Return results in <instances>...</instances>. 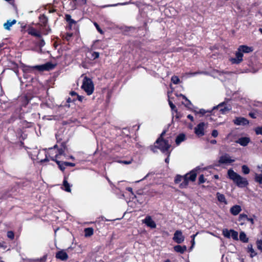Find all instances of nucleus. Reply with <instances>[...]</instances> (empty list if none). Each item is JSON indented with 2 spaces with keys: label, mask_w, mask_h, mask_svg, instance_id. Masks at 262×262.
I'll return each mask as SVG.
<instances>
[{
  "label": "nucleus",
  "mask_w": 262,
  "mask_h": 262,
  "mask_svg": "<svg viewBox=\"0 0 262 262\" xmlns=\"http://www.w3.org/2000/svg\"><path fill=\"white\" fill-rule=\"evenodd\" d=\"M50 159L52 161H55L56 163V164H57L58 167L59 168V169L60 170H61L62 172H64V171L66 169V166L64 165V164H63V162H64L63 161H59V160L55 159L54 157H51Z\"/></svg>",
  "instance_id": "5701e85b"
},
{
  "label": "nucleus",
  "mask_w": 262,
  "mask_h": 262,
  "mask_svg": "<svg viewBox=\"0 0 262 262\" xmlns=\"http://www.w3.org/2000/svg\"><path fill=\"white\" fill-rule=\"evenodd\" d=\"M253 51L252 47H249L246 45H241L235 52V57L231 58L229 60L232 64H239L243 60V53H249Z\"/></svg>",
  "instance_id": "7ed1b4c3"
},
{
  "label": "nucleus",
  "mask_w": 262,
  "mask_h": 262,
  "mask_svg": "<svg viewBox=\"0 0 262 262\" xmlns=\"http://www.w3.org/2000/svg\"><path fill=\"white\" fill-rule=\"evenodd\" d=\"M230 237L231 236L234 240H238V232L233 229H230Z\"/></svg>",
  "instance_id": "7c9ffc66"
},
{
  "label": "nucleus",
  "mask_w": 262,
  "mask_h": 262,
  "mask_svg": "<svg viewBox=\"0 0 262 262\" xmlns=\"http://www.w3.org/2000/svg\"><path fill=\"white\" fill-rule=\"evenodd\" d=\"M196 176L197 170L194 169L185 174L184 176L180 174L176 175L174 182L175 184H179L183 180V182L180 184L179 187L180 188H185L188 186L189 181L194 182L195 181Z\"/></svg>",
  "instance_id": "f257e3e1"
},
{
  "label": "nucleus",
  "mask_w": 262,
  "mask_h": 262,
  "mask_svg": "<svg viewBox=\"0 0 262 262\" xmlns=\"http://www.w3.org/2000/svg\"><path fill=\"white\" fill-rule=\"evenodd\" d=\"M171 81L174 84H178L180 82V79L177 76H172L171 78Z\"/></svg>",
  "instance_id": "f704fd0d"
},
{
  "label": "nucleus",
  "mask_w": 262,
  "mask_h": 262,
  "mask_svg": "<svg viewBox=\"0 0 262 262\" xmlns=\"http://www.w3.org/2000/svg\"><path fill=\"white\" fill-rule=\"evenodd\" d=\"M91 59L92 60H95L99 57V53L98 52H91Z\"/></svg>",
  "instance_id": "72a5a7b5"
},
{
  "label": "nucleus",
  "mask_w": 262,
  "mask_h": 262,
  "mask_svg": "<svg viewBox=\"0 0 262 262\" xmlns=\"http://www.w3.org/2000/svg\"><path fill=\"white\" fill-rule=\"evenodd\" d=\"M249 115L252 118L255 119L256 118V115L254 112H250V113H249Z\"/></svg>",
  "instance_id": "864d4df0"
},
{
  "label": "nucleus",
  "mask_w": 262,
  "mask_h": 262,
  "mask_svg": "<svg viewBox=\"0 0 262 262\" xmlns=\"http://www.w3.org/2000/svg\"><path fill=\"white\" fill-rule=\"evenodd\" d=\"M84 236L90 237L94 234V229L91 227L86 228L84 230Z\"/></svg>",
  "instance_id": "bb28decb"
},
{
  "label": "nucleus",
  "mask_w": 262,
  "mask_h": 262,
  "mask_svg": "<svg viewBox=\"0 0 262 262\" xmlns=\"http://www.w3.org/2000/svg\"><path fill=\"white\" fill-rule=\"evenodd\" d=\"M70 159H73V160H74V159H75L74 157L73 156H71L70 157Z\"/></svg>",
  "instance_id": "774afa93"
},
{
  "label": "nucleus",
  "mask_w": 262,
  "mask_h": 262,
  "mask_svg": "<svg viewBox=\"0 0 262 262\" xmlns=\"http://www.w3.org/2000/svg\"><path fill=\"white\" fill-rule=\"evenodd\" d=\"M216 198L217 199L218 201L221 203H224L225 204H227V201L226 199L225 196L224 194L220 193V192L216 193Z\"/></svg>",
  "instance_id": "a878e982"
},
{
  "label": "nucleus",
  "mask_w": 262,
  "mask_h": 262,
  "mask_svg": "<svg viewBox=\"0 0 262 262\" xmlns=\"http://www.w3.org/2000/svg\"><path fill=\"white\" fill-rule=\"evenodd\" d=\"M169 105L172 110L177 111L176 106L170 100H169Z\"/></svg>",
  "instance_id": "49530a36"
},
{
  "label": "nucleus",
  "mask_w": 262,
  "mask_h": 262,
  "mask_svg": "<svg viewBox=\"0 0 262 262\" xmlns=\"http://www.w3.org/2000/svg\"><path fill=\"white\" fill-rule=\"evenodd\" d=\"M63 164L66 166H71L74 167L75 166V164L74 163H72L70 162H64Z\"/></svg>",
  "instance_id": "a18cd8bd"
},
{
  "label": "nucleus",
  "mask_w": 262,
  "mask_h": 262,
  "mask_svg": "<svg viewBox=\"0 0 262 262\" xmlns=\"http://www.w3.org/2000/svg\"><path fill=\"white\" fill-rule=\"evenodd\" d=\"M120 163H123L125 164H129L132 163L131 161H121Z\"/></svg>",
  "instance_id": "4d7b16f0"
},
{
  "label": "nucleus",
  "mask_w": 262,
  "mask_h": 262,
  "mask_svg": "<svg viewBox=\"0 0 262 262\" xmlns=\"http://www.w3.org/2000/svg\"><path fill=\"white\" fill-rule=\"evenodd\" d=\"M209 112V113H211L212 112H210V111H206L204 109H201L200 110L199 112H198V113H200L201 114H202V115H204L206 112Z\"/></svg>",
  "instance_id": "3c124183"
},
{
  "label": "nucleus",
  "mask_w": 262,
  "mask_h": 262,
  "mask_svg": "<svg viewBox=\"0 0 262 262\" xmlns=\"http://www.w3.org/2000/svg\"><path fill=\"white\" fill-rule=\"evenodd\" d=\"M198 234V232H196L195 234H193L191 236V239H195V236L197 235V234Z\"/></svg>",
  "instance_id": "680f3d73"
},
{
  "label": "nucleus",
  "mask_w": 262,
  "mask_h": 262,
  "mask_svg": "<svg viewBox=\"0 0 262 262\" xmlns=\"http://www.w3.org/2000/svg\"><path fill=\"white\" fill-rule=\"evenodd\" d=\"M256 246L257 249L262 252V239H258L256 241Z\"/></svg>",
  "instance_id": "4c0bfd02"
},
{
  "label": "nucleus",
  "mask_w": 262,
  "mask_h": 262,
  "mask_svg": "<svg viewBox=\"0 0 262 262\" xmlns=\"http://www.w3.org/2000/svg\"><path fill=\"white\" fill-rule=\"evenodd\" d=\"M191 246L190 247L189 250H191L193 248V246L194 245L195 242H194V239H191Z\"/></svg>",
  "instance_id": "13d9d810"
},
{
  "label": "nucleus",
  "mask_w": 262,
  "mask_h": 262,
  "mask_svg": "<svg viewBox=\"0 0 262 262\" xmlns=\"http://www.w3.org/2000/svg\"><path fill=\"white\" fill-rule=\"evenodd\" d=\"M16 23V20L15 19H13L12 20H8L7 22L4 24V27L6 30H10V27Z\"/></svg>",
  "instance_id": "393cba45"
},
{
  "label": "nucleus",
  "mask_w": 262,
  "mask_h": 262,
  "mask_svg": "<svg viewBox=\"0 0 262 262\" xmlns=\"http://www.w3.org/2000/svg\"><path fill=\"white\" fill-rule=\"evenodd\" d=\"M47 161H49V159H48L47 156L45 159L41 160V162H42V163L45 162H47Z\"/></svg>",
  "instance_id": "e2e57ef3"
},
{
  "label": "nucleus",
  "mask_w": 262,
  "mask_h": 262,
  "mask_svg": "<svg viewBox=\"0 0 262 262\" xmlns=\"http://www.w3.org/2000/svg\"><path fill=\"white\" fill-rule=\"evenodd\" d=\"M20 27H21V32H25L26 31L25 30L26 28L28 29V26L27 24L23 23L20 24Z\"/></svg>",
  "instance_id": "37998d69"
},
{
  "label": "nucleus",
  "mask_w": 262,
  "mask_h": 262,
  "mask_svg": "<svg viewBox=\"0 0 262 262\" xmlns=\"http://www.w3.org/2000/svg\"><path fill=\"white\" fill-rule=\"evenodd\" d=\"M206 181V179L205 178L204 175L201 174L199 177V181L198 183L199 184H203Z\"/></svg>",
  "instance_id": "58836bf2"
},
{
  "label": "nucleus",
  "mask_w": 262,
  "mask_h": 262,
  "mask_svg": "<svg viewBox=\"0 0 262 262\" xmlns=\"http://www.w3.org/2000/svg\"><path fill=\"white\" fill-rule=\"evenodd\" d=\"M186 139V136L184 134L181 133L177 136L176 139V143L177 145H179L182 142Z\"/></svg>",
  "instance_id": "b1692460"
},
{
  "label": "nucleus",
  "mask_w": 262,
  "mask_h": 262,
  "mask_svg": "<svg viewBox=\"0 0 262 262\" xmlns=\"http://www.w3.org/2000/svg\"><path fill=\"white\" fill-rule=\"evenodd\" d=\"M55 257L61 260H66L68 259V255L63 250H60L56 253Z\"/></svg>",
  "instance_id": "2eb2a0df"
},
{
  "label": "nucleus",
  "mask_w": 262,
  "mask_h": 262,
  "mask_svg": "<svg viewBox=\"0 0 262 262\" xmlns=\"http://www.w3.org/2000/svg\"><path fill=\"white\" fill-rule=\"evenodd\" d=\"M81 89L83 90L88 95H91L94 91V85L92 79L85 76L83 79Z\"/></svg>",
  "instance_id": "423d86ee"
},
{
  "label": "nucleus",
  "mask_w": 262,
  "mask_h": 262,
  "mask_svg": "<svg viewBox=\"0 0 262 262\" xmlns=\"http://www.w3.org/2000/svg\"><path fill=\"white\" fill-rule=\"evenodd\" d=\"M64 152V150L62 148H60L58 149V152L55 155L54 157H53L55 159H57V158L60 155H63Z\"/></svg>",
  "instance_id": "e433bc0d"
},
{
  "label": "nucleus",
  "mask_w": 262,
  "mask_h": 262,
  "mask_svg": "<svg viewBox=\"0 0 262 262\" xmlns=\"http://www.w3.org/2000/svg\"><path fill=\"white\" fill-rule=\"evenodd\" d=\"M165 133L166 130H163L155 142L156 144H159V149L163 153L167 151L171 147V145L169 144L168 141L163 138V136L165 135Z\"/></svg>",
  "instance_id": "39448f33"
},
{
  "label": "nucleus",
  "mask_w": 262,
  "mask_h": 262,
  "mask_svg": "<svg viewBox=\"0 0 262 262\" xmlns=\"http://www.w3.org/2000/svg\"><path fill=\"white\" fill-rule=\"evenodd\" d=\"M210 143L212 144H215L216 143V141L215 140H211L210 141Z\"/></svg>",
  "instance_id": "0e129e2a"
},
{
  "label": "nucleus",
  "mask_w": 262,
  "mask_h": 262,
  "mask_svg": "<svg viewBox=\"0 0 262 262\" xmlns=\"http://www.w3.org/2000/svg\"><path fill=\"white\" fill-rule=\"evenodd\" d=\"M246 221L250 222L252 225L254 224L253 218L248 217L247 215L244 213L240 214L238 219L239 224L243 226L245 224Z\"/></svg>",
  "instance_id": "1a4fd4ad"
},
{
  "label": "nucleus",
  "mask_w": 262,
  "mask_h": 262,
  "mask_svg": "<svg viewBox=\"0 0 262 262\" xmlns=\"http://www.w3.org/2000/svg\"><path fill=\"white\" fill-rule=\"evenodd\" d=\"M239 239L243 243H248L249 240L246 234L244 232H240Z\"/></svg>",
  "instance_id": "c85d7f7f"
},
{
  "label": "nucleus",
  "mask_w": 262,
  "mask_h": 262,
  "mask_svg": "<svg viewBox=\"0 0 262 262\" xmlns=\"http://www.w3.org/2000/svg\"><path fill=\"white\" fill-rule=\"evenodd\" d=\"M55 64H53L51 62H48L41 65L35 66H26L24 67V71L26 73H32L34 70H37L40 72L49 71L55 68Z\"/></svg>",
  "instance_id": "20e7f679"
},
{
  "label": "nucleus",
  "mask_w": 262,
  "mask_h": 262,
  "mask_svg": "<svg viewBox=\"0 0 262 262\" xmlns=\"http://www.w3.org/2000/svg\"><path fill=\"white\" fill-rule=\"evenodd\" d=\"M65 19L69 24L68 27L69 29L71 30L72 25L73 24L75 25L76 24V21L71 18V16L70 14H66Z\"/></svg>",
  "instance_id": "412c9836"
},
{
  "label": "nucleus",
  "mask_w": 262,
  "mask_h": 262,
  "mask_svg": "<svg viewBox=\"0 0 262 262\" xmlns=\"http://www.w3.org/2000/svg\"><path fill=\"white\" fill-rule=\"evenodd\" d=\"M255 131L256 135H262V126L257 127Z\"/></svg>",
  "instance_id": "c03bdc74"
},
{
  "label": "nucleus",
  "mask_w": 262,
  "mask_h": 262,
  "mask_svg": "<svg viewBox=\"0 0 262 262\" xmlns=\"http://www.w3.org/2000/svg\"><path fill=\"white\" fill-rule=\"evenodd\" d=\"M242 211L241 206L238 205L233 206L230 208V212L233 215H236L238 214Z\"/></svg>",
  "instance_id": "a211bd4d"
},
{
  "label": "nucleus",
  "mask_w": 262,
  "mask_h": 262,
  "mask_svg": "<svg viewBox=\"0 0 262 262\" xmlns=\"http://www.w3.org/2000/svg\"><path fill=\"white\" fill-rule=\"evenodd\" d=\"M250 142V139L249 137H241L236 141V142L243 146H247Z\"/></svg>",
  "instance_id": "f3484780"
},
{
  "label": "nucleus",
  "mask_w": 262,
  "mask_h": 262,
  "mask_svg": "<svg viewBox=\"0 0 262 262\" xmlns=\"http://www.w3.org/2000/svg\"><path fill=\"white\" fill-rule=\"evenodd\" d=\"M185 237L181 230H177L173 237V240L177 244H180L184 241Z\"/></svg>",
  "instance_id": "9b49d317"
},
{
  "label": "nucleus",
  "mask_w": 262,
  "mask_h": 262,
  "mask_svg": "<svg viewBox=\"0 0 262 262\" xmlns=\"http://www.w3.org/2000/svg\"><path fill=\"white\" fill-rule=\"evenodd\" d=\"M235 161V160L231 159L230 156L227 154H226L224 155H223L220 157L218 162L220 164H230L231 163H233Z\"/></svg>",
  "instance_id": "f8f14e48"
},
{
  "label": "nucleus",
  "mask_w": 262,
  "mask_h": 262,
  "mask_svg": "<svg viewBox=\"0 0 262 262\" xmlns=\"http://www.w3.org/2000/svg\"><path fill=\"white\" fill-rule=\"evenodd\" d=\"M70 94L72 97H73L74 96H76V98H75V99H76V100H78L80 102H82L83 101V99H84V97L83 96L79 95L76 92L73 91H71Z\"/></svg>",
  "instance_id": "cd10ccee"
},
{
  "label": "nucleus",
  "mask_w": 262,
  "mask_h": 262,
  "mask_svg": "<svg viewBox=\"0 0 262 262\" xmlns=\"http://www.w3.org/2000/svg\"><path fill=\"white\" fill-rule=\"evenodd\" d=\"M225 104H226L225 102H223L220 103L217 106H214L213 108V109L211 111H210V112H213L215 110H219L220 114H225L231 110V106L230 105L224 106Z\"/></svg>",
  "instance_id": "6e6552de"
},
{
  "label": "nucleus",
  "mask_w": 262,
  "mask_h": 262,
  "mask_svg": "<svg viewBox=\"0 0 262 262\" xmlns=\"http://www.w3.org/2000/svg\"><path fill=\"white\" fill-rule=\"evenodd\" d=\"M258 31H259V32L262 34V28H259L258 29Z\"/></svg>",
  "instance_id": "338daca9"
},
{
  "label": "nucleus",
  "mask_w": 262,
  "mask_h": 262,
  "mask_svg": "<svg viewBox=\"0 0 262 262\" xmlns=\"http://www.w3.org/2000/svg\"><path fill=\"white\" fill-rule=\"evenodd\" d=\"M41 39H40V40L39 41V46L40 47H42L43 46H45V40H43V39L42 38V37L41 38Z\"/></svg>",
  "instance_id": "09e8293b"
},
{
  "label": "nucleus",
  "mask_w": 262,
  "mask_h": 262,
  "mask_svg": "<svg viewBox=\"0 0 262 262\" xmlns=\"http://www.w3.org/2000/svg\"><path fill=\"white\" fill-rule=\"evenodd\" d=\"M181 96L183 98V99L185 100L186 103H185V106L188 108H190V106L192 105V104L191 103V101L187 98V97L182 94H181Z\"/></svg>",
  "instance_id": "c756f323"
},
{
  "label": "nucleus",
  "mask_w": 262,
  "mask_h": 262,
  "mask_svg": "<svg viewBox=\"0 0 262 262\" xmlns=\"http://www.w3.org/2000/svg\"><path fill=\"white\" fill-rule=\"evenodd\" d=\"M205 124L204 122L199 123L196 127H194V133L198 137H202L205 135L204 126Z\"/></svg>",
  "instance_id": "9d476101"
},
{
  "label": "nucleus",
  "mask_w": 262,
  "mask_h": 262,
  "mask_svg": "<svg viewBox=\"0 0 262 262\" xmlns=\"http://www.w3.org/2000/svg\"><path fill=\"white\" fill-rule=\"evenodd\" d=\"M227 174L228 178L232 180L238 187L244 188L249 185V182L246 178L242 177L233 169H229Z\"/></svg>",
  "instance_id": "f03ea898"
},
{
  "label": "nucleus",
  "mask_w": 262,
  "mask_h": 262,
  "mask_svg": "<svg viewBox=\"0 0 262 262\" xmlns=\"http://www.w3.org/2000/svg\"><path fill=\"white\" fill-rule=\"evenodd\" d=\"M7 237L11 239H13L14 238V233L12 231H8L7 233Z\"/></svg>",
  "instance_id": "a19ab883"
},
{
  "label": "nucleus",
  "mask_w": 262,
  "mask_h": 262,
  "mask_svg": "<svg viewBox=\"0 0 262 262\" xmlns=\"http://www.w3.org/2000/svg\"><path fill=\"white\" fill-rule=\"evenodd\" d=\"M223 235L226 238H230L231 232L230 230H229L227 229H224L222 232Z\"/></svg>",
  "instance_id": "2f4dec72"
},
{
  "label": "nucleus",
  "mask_w": 262,
  "mask_h": 262,
  "mask_svg": "<svg viewBox=\"0 0 262 262\" xmlns=\"http://www.w3.org/2000/svg\"><path fill=\"white\" fill-rule=\"evenodd\" d=\"M166 152H167L168 154V157L165 159V162L167 163H168L169 162V156L170 155V152L169 151V150H168L167 151H166L165 153H166Z\"/></svg>",
  "instance_id": "5fc2aeb1"
},
{
  "label": "nucleus",
  "mask_w": 262,
  "mask_h": 262,
  "mask_svg": "<svg viewBox=\"0 0 262 262\" xmlns=\"http://www.w3.org/2000/svg\"><path fill=\"white\" fill-rule=\"evenodd\" d=\"M126 189L129 192H133V188L132 187H127Z\"/></svg>",
  "instance_id": "052dcab7"
},
{
  "label": "nucleus",
  "mask_w": 262,
  "mask_h": 262,
  "mask_svg": "<svg viewBox=\"0 0 262 262\" xmlns=\"http://www.w3.org/2000/svg\"><path fill=\"white\" fill-rule=\"evenodd\" d=\"M255 181L258 183L259 184H262V174H256L255 176Z\"/></svg>",
  "instance_id": "473e14b6"
},
{
  "label": "nucleus",
  "mask_w": 262,
  "mask_h": 262,
  "mask_svg": "<svg viewBox=\"0 0 262 262\" xmlns=\"http://www.w3.org/2000/svg\"><path fill=\"white\" fill-rule=\"evenodd\" d=\"M219 135V133H218V132L217 130L216 129H213L212 131V133H211V135L212 137H213L214 138H215V137H217V136Z\"/></svg>",
  "instance_id": "de8ad7c7"
},
{
  "label": "nucleus",
  "mask_w": 262,
  "mask_h": 262,
  "mask_svg": "<svg viewBox=\"0 0 262 262\" xmlns=\"http://www.w3.org/2000/svg\"><path fill=\"white\" fill-rule=\"evenodd\" d=\"M234 123L235 124L237 125H248L249 123V121L244 117H237L235 118V119L234 120Z\"/></svg>",
  "instance_id": "dca6fc26"
},
{
  "label": "nucleus",
  "mask_w": 262,
  "mask_h": 262,
  "mask_svg": "<svg viewBox=\"0 0 262 262\" xmlns=\"http://www.w3.org/2000/svg\"><path fill=\"white\" fill-rule=\"evenodd\" d=\"M173 249L176 252L183 254L186 251L187 247L185 245H178L173 247Z\"/></svg>",
  "instance_id": "4be33fe9"
},
{
  "label": "nucleus",
  "mask_w": 262,
  "mask_h": 262,
  "mask_svg": "<svg viewBox=\"0 0 262 262\" xmlns=\"http://www.w3.org/2000/svg\"><path fill=\"white\" fill-rule=\"evenodd\" d=\"M76 101V99H75V98H73V99H72L71 98L69 97L67 100V103H71V102H75Z\"/></svg>",
  "instance_id": "603ef678"
},
{
  "label": "nucleus",
  "mask_w": 262,
  "mask_h": 262,
  "mask_svg": "<svg viewBox=\"0 0 262 262\" xmlns=\"http://www.w3.org/2000/svg\"><path fill=\"white\" fill-rule=\"evenodd\" d=\"M164 262H171V261L170 259H167L166 260H164Z\"/></svg>",
  "instance_id": "69168bd1"
},
{
  "label": "nucleus",
  "mask_w": 262,
  "mask_h": 262,
  "mask_svg": "<svg viewBox=\"0 0 262 262\" xmlns=\"http://www.w3.org/2000/svg\"><path fill=\"white\" fill-rule=\"evenodd\" d=\"M72 1L71 2V5H72L71 8L73 9H75L76 8V5H79L80 6L84 5L86 3V0H72Z\"/></svg>",
  "instance_id": "aec40b11"
},
{
  "label": "nucleus",
  "mask_w": 262,
  "mask_h": 262,
  "mask_svg": "<svg viewBox=\"0 0 262 262\" xmlns=\"http://www.w3.org/2000/svg\"><path fill=\"white\" fill-rule=\"evenodd\" d=\"M94 26H95L97 30L101 34H104V31L101 29V28L100 27L99 25L96 23V22H95L94 23Z\"/></svg>",
  "instance_id": "ea45409f"
},
{
  "label": "nucleus",
  "mask_w": 262,
  "mask_h": 262,
  "mask_svg": "<svg viewBox=\"0 0 262 262\" xmlns=\"http://www.w3.org/2000/svg\"><path fill=\"white\" fill-rule=\"evenodd\" d=\"M143 223L144 224H145V225L151 228H156V223L155 222V221H154L152 220V219H151V217L149 215H148L147 216L145 219L144 220V221H143Z\"/></svg>",
  "instance_id": "4468645a"
},
{
  "label": "nucleus",
  "mask_w": 262,
  "mask_h": 262,
  "mask_svg": "<svg viewBox=\"0 0 262 262\" xmlns=\"http://www.w3.org/2000/svg\"><path fill=\"white\" fill-rule=\"evenodd\" d=\"M187 118L192 122L194 121L193 117L191 115H188L187 116Z\"/></svg>",
  "instance_id": "bf43d9fd"
},
{
  "label": "nucleus",
  "mask_w": 262,
  "mask_h": 262,
  "mask_svg": "<svg viewBox=\"0 0 262 262\" xmlns=\"http://www.w3.org/2000/svg\"><path fill=\"white\" fill-rule=\"evenodd\" d=\"M26 32H27L31 36L38 38H41L40 32L33 27L31 25H29L28 26V29H27Z\"/></svg>",
  "instance_id": "ddd939ff"
},
{
  "label": "nucleus",
  "mask_w": 262,
  "mask_h": 262,
  "mask_svg": "<svg viewBox=\"0 0 262 262\" xmlns=\"http://www.w3.org/2000/svg\"><path fill=\"white\" fill-rule=\"evenodd\" d=\"M242 172L245 174H247L250 172L249 168L246 165H244L242 166Z\"/></svg>",
  "instance_id": "c9c22d12"
},
{
  "label": "nucleus",
  "mask_w": 262,
  "mask_h": 262,
  "mask_svg": "<svg viewBox=\"0 0 262 262\" xmlns=\"http://www.w3.org/2000/svg\"><path fill=\"white\" fill-rule=\"evenodd\" d=\"M69 175H64L63 181V186H64V190L67 192H71V186L68 182Z\"/></svg>",
  "instance_id": "6ab92c4d"
},
{
  "label": "nucleus",
  "mask_w": 262,
  "mask_h": 262,
  "mask_svg": "<svg viewBox=\"0 0 262 262\" xmlns=\"http://www.w3.org/2000/svg\"><path fill=\"white\" fill-rule=\"evenodd\" d=\"M159 144H157V145H155V146H150V150L151 151H152L154 152H156V150H155V149H159Z\"/></svg>",
  "instance_id": "8fccbe9b"
},
{
  "label": "nucleus",
  "mask_w": 262,
  "mask_h": 262,
  "mask_svg": "<svg viewBox=\"0 0 262 262\" xmlns=\"http://www.w3.org/2000/svg\"><path fill=\"white\" fill-rule=\"evenodd\" d=\"M61 148H62L65 150L67 149V145L65 142H62L61 144Z\"/></svg>",
  "instance_id": "6e6d98bb"
},
{
  "label": "nucleus",
  "mask_w": 262,
  "mask_h": 262,
  "mask_svg": "<svg viewBox=\"0 0 262 262\" xmlns=\"http://www.w3.org/2000/svg\"><path fill=\"white\" fill-rule=\"evenodd\" d=\"M248 248L249 250V251L251 252V256L252 257L256 255V253L254 251V249L252 248V246L251 245H250V246H248Z\"/></svg>",
  "instance_id": "79ce46f5"
},
{
  "label": "nucleus",
  "mask_w": 262,
  "mask_h": 262,
  "mask_svg": "<svg viewBox=\"0 0 262 262\" xmlns=\"http://www.w3.org/2000/svg\"><path fill=\"white\" fill-rule=\"evenodd\" d=\"M39 23L37 25H39L43 29V33L44 35H47L51 32V29L50 26H48V18L44 14H40L38 17Z\"/></svg>",
  "instance_id": "0eeeda50"
}]
</instances>
